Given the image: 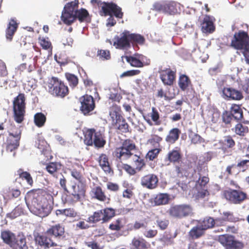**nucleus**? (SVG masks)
I'll return each instance as SVG.
<instances>
[{"instance_id":"nucleus-3","label":"nucleus","mask_w":249,"mask_h":249,"mask_svg":"<svg viewBox=\"0 0 249 249\" xmlns=\"http://www.w3.org/2000/svg\"><path fill=\"white\" fill-rule=\"evenodd\" d=\"M39 191H36L32 194L31 211L35 214L41 217H45L48 216L51 212V206L48 204H41L42 196L39 195Z\"/></svg>"},{"instance_id":"nucleus-54","label":"nucleus","mask_w":249,"mask_h":249,"mask_svg":"<svg viewBox=\"0 0 249 249\" xmlns=\"http://www.w3.org/2000/svg\"><path fill=\"white\" fill-rule=\"evenodd\" d=\"M162 138L160 136L153 134L151 135V137L148 140V143H150L153 146L156 147H160V142L162 141Z\"/></svg>"},{"instance_id":"nucleus-21","label":"nucleus","mask_w":249,"mask_h":249,"mask_svg":"<svg viewBox=\"0 0 249 249\" xmlns=\"http://www.w3.org/2000/svg\"><path fill=\"white\" fill-rule=\"evenodd\" d=\"M137 57L132 56H125L126 61L134 67L142 68L150 64V60L142 54L137 55Z\"/></svg>"},{"instance_id":"nucleus-52","label":"nucleus","mask_w":249,"mask_h":249,"mask_svg":"<svg viewBox=\"0 0 249 249\" xmlns=\"http://www.w3.org/2000/svg\"><path fill=\"white\" fill-rule=\"evenodd\" d=\"M97 56L101 60H108L111 59V53L108 50L100 49L97 51Z\"/></svg>"},{"instance_id":"nucleus-31","label":"nucleus","mask_w":249,"mask_h":249,"mask_svg":"<svg viewBox=\"0 0 249 249\" xmlns=\"http://www.w3.org/2000/svg\"><path fill=\"white\" fill-rule=\"evenodd\" d=\"M132 249H148L150 244L142 237H134L131 242Z\"/></svg>"},{"instance_id":"nucleus-38","label":"nucleus","mask_w":249,"mask_h":249,"mask_svg":"<svg viewBox=\"0 0 249 249\" xmlns=\"http://www.w3.org/2000/svg\"><path fill=\"white\" fill-rule=\"evenodd\" d=\"M17 175L20 179L22 180H26L27 184L32 187L34 184L33 178L30 174L26 171H24L22 169H19L17 170Z\"/></svg>"},{"instance_id":"nucleus-14","label":"nucleus","mask_w":249,"mask_h":249,"mask_svg":"<svg viewBox=\"0 0 249 249\" xmlns=\"http://www.w3.org/2000/svg\"><path fill=\"white\" fill-rule=\"evenodd\" d=\"M218 241L226 249H240L243 247V244L236 241L232 235L226 234L219 235Z\"/></svg>"},{"instance_id":"nucleus-10","label":"nucleus","mask_w":249,"mask_h":249,"mask_svg":"<svg viewBox=\"0 0 249 249\" xmlns=\"http://www.w3.org/2000/svg\"><path fill=\"white\" fill-rule=\"evenodd\" d=\"M193 209L189 204H179L171 206L168 213L173 218L181 219L187 217L192 213Z\"/></svg>"},{"instance_id":"nucleus-35","label":"nucleus","mask_w":249,"mask_h":249,"mask_svg":"<svg viewBox=\"0 0 249 249\" xmlns=\"http://www.w3.org/2000/svg\"><path fill=\"white\" fill-rule=\"evenodd\" d=\"M205 231L198 224L193 227L188 232V236L192 240L197 239L204 235Z\"/></svg>"},{"instance_id":"nucleus-22","label":"nucleus","mask_w":249,"mask_h":249,"mask_svg":"<svg viewBox=\"0 0 249 249\" xmlns=\"http://www.w3.org/2000/svg\"><path fill=\"white\" fill-rule=\"evenodd\" d=\"M79 183L80 184L77 185V188L76 185H73L72 186L73 191L71 195V196H72V199L71 200L72 203L79 201L82 197L85 196L87 189L86 182Z\"/></svg>"},{"instance_id":"nucleus-64","label":"nucleus","mask_w":249,"mask_h":249,"mask_svg":"<svg viewBox=\"0 0 249 249\" xmlns=\"http://www.w3.org/2000/svg\"><path fill=\"white\" fill-rule=\"evenodd\" d=\"M189 137L191 139L192 142L194 144L200 143L204 141L203 138L197 134H192Z\"/></svg>"},{"instance_id":"nucleus-57","label":"nucleus","mask_w":249,"mask_h":249,"mask_svg":"<svg viewBox=\"0 0 249 249\" xmlns=\"http://www.w3.org/2000/svg\"><path fill=\"white\" fill-rule=\"evenodd\" d=\"M39 39L40 44L43 49L45 50L52 49V43L48 37L46 38L44 37L39 38Z\"/></svg>"},{"instance_id":"nucleus-1","label":"nucleus","mask_w":249,"mask_h":249,"mask_svg":"<svg viewBox=\"0 0 249 249\" xmlns=\"http://www.w3.org/2000/svg\"><path fill=\"white\" fill-rule=\"evenodd\" d=\"M136 145L130 139L124 140L120 146L116 147L112 155L116 161L123 163L131 159V163L138 171H141L146 165L143 158L140 155L134 154L133 151L136 149Z\"/></svg>"},{"instance_id":"nucleus-5","label":"nucleus","mask_w":249,"mask_h":249,"mask_svg":"<svg viewBox=\"0 0 249 249\" xmlns=\"http://www.w3.org/2000/svg\"><path fill=\"white\" fill-rule=\"evenodd\" d=\"M8 133L5 143V149L7 152H12L19 146L22 131L20 127L11 124L8 129Z\"/></svg>"},{"instance_id":"nucleus-12","label":"nucleus","mask_w":249,"mask_h":249,"mask_svg":"<svg viewBox=\"0 0 249 249\" xmlns=\"http://www.w3.org/2000/svg\"><path fill=\"white\" fill-rule=\"evenodd\" d=\"M209 180L210 179L208 176H199L194 187V190L196 192V197L203 198L209 195L207 186Z\"/></svg>"},{"instance_id":"nucleus-62","label":"nucleus","mask_w":249,"mask_h":249,"mask_svg":"<svg viewBox=\"0 0 249 249\" xmlns=\"http://www.w3.org/2000/svg\"><path fill=\"white\" fill-rule=\"evenodd\" d=\"M158 227L161 230L167 229L169 225V221L166 219H158L156 221Z\"/></svg>"},{"instance_id":"nucleus-43","label":"nucleus","mask_w":249,"mask_h":249,"mask_svg":"<svg viewBox=\"0 0 249 249\" xmlns=\"http://www.w3.org/2000/svg\"><path fill=\"white\" fill-rule=\"evenodd\" d=\"M101 210L104 223L109 222L116 215L115 210L112 208L107 207Z\"/></svg>"},{"instance_id":"nucleus-42","label":"nucleus","mask_w":249,"mask_h":249,"mask_svg":"<svg viewBox=\"0 0 249 249\" xmlns=\"http://www.w3.org/2000/svg\"><path fill=\"white\" fill-rule=\"evenodd\" d=\"M178 86L182 91L186 90L191 86V81L189 77L185 74L180 75L178 82Z\"/></svg>"},{"instance_id":"nucleus-51","label":"nucleus","mask_w":249,"mask_h":249,"mask_svg":"<svg viewBox=\"0 0 249 249\" xmlns=\"http://www.w3.org/2000/svg\"><path fill=\"white\" fill-rule=\"evenodd\" d=\"M71 174L79 182H86V179L81 173V170L73 168L71 170Z\"/></svg>"},{"instance_id":"nucleus-15","label":"nucleus","mask_w":249,"mask_h":249,"mask_svg":"<svg viewBox=\"0 0 249 249\" xmlns=\"http://www.w3.org/2000/svg\"><path fill=\"white\" fill-rule=\"evenodd\" d=\"M80 100L81 103L80 111L85 115H89L95 107V101L93 97L86 94L81 97Z\"/></svg>"},{"instance_id":"nucleus-59","label":"nucleus","mask_w":249,"mask_h":249,"mask_svg":"<svg viewBox=\"0 0 249 249\" xmlns=\"http://www.w3.org/2000/svg\"><path fill=\"white\" fill-rule=\"evenodd\" d=\"M235 145V142L231 136H227L225 137L223 145L227 146L229 148H232Z\"/></svg>"},{"instance_id":"nucleus-63","label":"nucleus","mask_w":249,"mask_h":249,"mask_svg":"<svg viewBox=\"0 0 249 249\" xmlns=\"http://www.w3.org/2000/svg\"><path fill=\"white\" fill-rule=\"evenodd\" d=\"M239 88L249 96V78L246 79L244 81L241 82Z\"/></svg>"},{"instance_id":"nucleus-19","label":"nucleus","mask_w":249,"mask_h":249,"mask_svg":"<svg viewBox=\"0 0 249 249\" xmlns=\"http://www.w3.org/2000/svg\"><path fill=\"white\" fill-rule=\"evenodd\" d=\"M160 78L165 85L172 86L175 81L176 76V71H173L170 68H161L159 69Z\"/></svg>"},{"instance_id":"nucleus-8","label":"nucleus","mask_w":249,"mask_h":249,"mask_svg":"<svg viewBox=\"0 0 249 249\" xmlns=\"http://www.w3.org/2000/svg\"><path fill=\"white\" fill-rule=\"evenodd\" d=\"M180 4L174 0L158 1L153 4V10L168 15H175L180 11Z\"/></svg>"},{"instance_id":"nucleus-60","label":"nucleus","mask_w":249,"mask_h":249,"mask_svg":"<svg viewBox=\"0 0 249 249\" xmlns=\"http://www.w3.org/2000/svg\"><path fill=\"white\" fill-rule=\"evenodd\" d=\"M36 144L37 148L42 150H44L45 149L48 148V144L47 142L40 138H38L36 142Z\"/></svg>"},{"instance_id":"nucleus-28","label":"nucleus","mask_w":249,"mask_h":249,"mask_svg":"<svg viewBox=\"0 0 249 249\" xmlns=\"http://www.w3.org/2000/svg\"><path fill=\"white\" fill-rule=\"evenodd\" d=\"M98 161L100 166L106 174L113 173L107 156L105 154H101L98 158Z\"/></svg>"},{"instance_id":"nucleus-18","label":"nucleus","mask_w":249,"mask_h":249,"mask_svg":"<svg viewBox=\"0 0 249 249\" xmlns=\"http://www.w3.org/2000/svg\"><path fill=\"white\" fill-rule=\"evenodd\" d=\"M45 233L46 235L56 239H61L65 237V227L60 223L50 226Z\"/></svg>"},{"instance_id":"nucleus-17","label":"nucleus","mask_w":249,"mask_h":249,"mask_svg":"<svg viewBox=\"0 0 249 249\" xmlns=\"http://www.w3.org/2000/svg\"><path fill=\"white\" fill-rule=\"evenodd\" d=\"M128 31L124 30L120 36H116L114 37L113 46L116 49L120 50H127L131 47L129 42Z\"/></svg>"},{"instance_id":"nucleus-58","label":"nucleus","mask_w":249,"mask_h":249,"mask_svg":"<svg viewBox=\"0 0 249 249\" xmlns=\"http://www.w3.org/2000/svg\"><path fill=\"white\" fill-rule=\"evenodd\" d=\"M157 96L159 98H164L165 100L170 101L173 99L175 95H170L167 92H165L162 89L158 90Z\"/></svg>"},{"instance_id":"nucleus-36","label":"nucleus","mask_w":249,"mask_h":249,"mask_svg":"<svg viewBox=\"0 0 249 249\" xmlns=\"http://www.w3.org/2000/svg\"><path fill=\"white\" fill-rule=\"evenodd\" d=\"M122 110L121 107L113 104L109 107V114L111 117L112 121L116 120L119 118H122L123 116L121 115Z\"/></svg>"},{"instance_id":"nucleus-56","label":"nucleus","mask_w":249,"mask_h":249,"mask_svg":"<svg viewBox=\"0 0 249 249\" xmlns=\"http://www.w3.org/2000/svg\"><path fill=\"white\" fill-rule=\"evenodd\" d=\"M108 99L112 102L120 103L122 99V96L115 89L111 90L108 94Z\"/></svg>"},{"instance_id":"nucleus-33","label":"nucleus","mask_w":249,"mask_h":249,"mask_svg":"<svg viewBox=\"0 0 249 249\" xmlns=\"http://www.w3.org/2000/svg\"><path fill=\"white\" fill-rule=\"evenodd\" d=\"M201 30L203 33H212L215 30L213 21L210 16H206L201 24Z\"/></svg>"},{"instance_id":"nucleus-16","label":"nucleus","mask_w":249,"mask_h":249,"mask_svg":"<svg viewBox=\"0 0 249 249\" xmlns=\"http://www.w3.org/2000/svg\"><path fill=\"white\" fill-rule=\"evenodd\" d=\"M34 240L36 245L44 249L57 246V244L53 241L51 237L46 235L45 233L44 234L36 233L34 235Z\"/></svg>"},{"instance_id":"nucleus-2","label":"nucleus","mask_w":249,"mask_h":249,"mask_svg":"<svg viewBox=\"0 0 249 249\" xmlns=\"http://www.w3.org/2000/svg\"><path fill=\"white\" fill-rule=\"evenodd\" d=\"M79 0L67 3L62 12L61 19L67 25H71L77 19L80 22L90 21L89 12L85 8L78 9Z\"/></svg>"},{"instance_id":"nucleus-55","label":"nucleus","mask_w":249,"mask_h":249,"mask_svg":"<svg viewBox=\"0 0 249 249\" xmlns=\"http://www.w3.org/2000/svg\"><path fill=\"white\" fill-rule=\"evenodd\" d=\"M161 151L160 148H156L149 150L146 154L145 158L149 160H153L157 158L158 155Z\"/></svg>"},{"instance_id":"nucleus-61","label":"nucleus","mask_w":249,"mask_h":249,"mask_svg":"<svg viewBox=\"0 0 249 249\" xmlns=\"http://www.w3.org/2000/svg\"><path fill=\"white\" fill-rule=\"evenodd\" d=\"M147 228V222L145 220L135 222L133 228L135 230H138L141 228L146 229Z\"/></svg>"},{"instance_id":"nucleus-32","label":"nucleus","mask_w":249,"mask_h":249,"mask_svg":"<svg viewBox=\"0 0 249 249\" xmlns=\"http://www.w3.org/2000/svg\"><path fill=\"white\" fill-rule=\"evenodd\" d=\"M232 130L236 135L242 137L246 136L249 132L248 124L245 122L237 123Z\"/></svg>"},{"instance_id":"nucleus-26","label":"nucleus","mask_w":249,"mask_h":249,"mask_svg":"<svg viewBox=\"0 0 249 249\" xmlns=\"http://www.w3.org/2000/svg\"><path fill=\"white\" fill-rule=\"evenodd\" d=\"M144 120L149 125H152V121L154 122L155 125H160L161 124L160 113L155 107H152V111L147 116H143Z\"/></svg>"},{"instance_id":"nucleus-44","label":"nucleus","mask_w":249,"mask_h":249,"mask_svg":"<svg viewBox=\"0 0 249 249\" xmlns=\"http://www.w3.org/2000/svg\"><path fill=\"white\" fill-rule=\"evenodd\" d=\"M57 216L63 215L66 217H75L77 215V213L73 208H69L64 209H58L55 211Z\"/></svg>"},{"instance_id":"nucleus-37","label":"nucleus","mask_w":249,"mask_h":249,"mask_svg":"<svg viewBox=\"0 0 249 249\" xmlns=\"http://www.w3.org/2000/svg\"><path fill=\"white\" fill-rule=\"evenodd\" d=\"M1 238L4 243L8 245L10 247L13 245V242L15 241L16 235L14 233L9 231H3L1 232Z\"/></svg>"},{"instance_id":"nucleus-41","label":"nucleus","mask_w":249,"mask_h":249,"mask_svg":"<svg viewBox=\"0 0 249 249\" xmlns=\"http://www.w3.org/2000/svg\"><path fill=\"white\" fill-rule=\"evenodd\" d=\"M169 200V196L165 193L159 194L153 199V202L155 205L157 206L167 204Z\"/></svg>"},{"instance_id":"nucleus-7","label":"nucleus","mask_w":249,"mask_h":249,"mask_svg":"<svg viewBox=\"0 0 249 249\" xmlns=\"http://www.w3.org/2000/svg\"><path fill=\"white\" fill-rule=\"evenodd\" d=\"M84 142L88 146H94L102 148L106 144V141L104 135L100 131H96L94 128L88 129L84 132Z\"/></svg>"},{"instance_id":"nucleus-9","label":"nucleus","mask_w":249,"mask_h":249,"mask_svg":"<svg viewBox=\"0 0 249 249\" xmlns=\"http://www.w3.org/2000/svg\"><path fill=\"white\" fill-rule=\"evenodd\" d=\"M99 12L101 16L114 15L115 18L119 19H122L124 17L122 8L113 2L103 1Z\"/></svg>"},{"instance_id":"nucleus-27","label":"nucleus","mask_w":249,"mask_h":249,"mask_svg":"<svg viewBox=\"0 0 249 249\" xmlns=\"http://www.w3.org/2000/svg\"><path fill=\"white\" fill-rule=\"evenodd\" d=\"M45 170L54 178H58V174L61 169L62 164L59 162H50L46 163Z\"/></svg>"},{"instance_id":"nucleus-6","label":"nucleus","mask_w":249,"mask_h":249,"mask_svg":"<svg viewBox=\"0 0 249 249\" xmlns=\"http://www.w3.org/2000/svg\"><path fill=\"white\" fill-rule=\"evenodd\" d=\"M24 93H19L13 102V116L15 121L18 123H22L25 115L26 103Z\"/></svg>"},{"instance_id":"nucleus-11","label":"nucleus","mask_w":249,"mask_h":249,"mask_svg":"<svg viewBox=\"0 0 249 249\" xmlns=\"http://www.w3.org/2000/svg\"><path fill=\"white\" fill-rule=\"evenodd\" d=\"M230 46L237 50L249 47V36L248 33L242 30L235 33Z\"/></svg>"},{"instance_id":"nucleus-13","label":"nucleus","mask_w":249,"mask_h":249,"mask_svg":"<svg viewBox=\"0 0 249 249\" xmlns=\"http://www.w3.org/2000/svg\"><path fill=\"white\" fill-rule=\"evenodd\" d=\"M225 198L230 203L239 204L243 202L247 197V194L239 190L229 189L224 191Z\"/></svg>"},{"instance_id":"nucleus-39","label":"nucleus","mask_w":249,"mask_h":249,"mask_svg":"<svg viewBox=\"0 0 249 249\" xmlns=\"http://www.w3.org/2000/svg\"><path fill=\"white\" fill-rule=\"evenodd\" d=\"M102 211L103 210H99L94 212L92 215L89 216L87 222L89 224H95L102 221V223H104Z\"/></svg>"},{"instance_id":"nucleus-50","label":"nucleus","mask_w":249,"mask_h":249,"mask_svg":"<svg viewBox=\"0 0 249 249\" xmlns=\"http://www.w3.org/2000/svg\"><path fill=\"white\" fill-rule=\"evenodd\" d=\"M35 63L34 61L33 63L29 62L22 63L18 67V70L20 72H23L27 69L28 72H31L36 69Z\"/></svg>"},{"instance_id":"nucleus-29","label":"nucleus","mask_w":249,"mask_h":249,"mask_svg":"<svg viewBox=\"0 0 249 249\" xmlns=\"http://www.w3.org/2000/svg\"><path fill=\"white\" fill-rule=\"evenodd\" d=\"M112 125L121 133H126L130 132L129 126L123 117L121 119L119 118L112 121Z\"/></svg>"},{"instance_id":"nucleus-49","label":"nucleus","mask_w":249,"mask_h":249,"mask_svg":"<svg viewBox=\"0 0 249 249\" xmlns=\"http://www.w3.org/2000/svg\"><path fill=\"white\" fill-rule=\"evenodd\" d=\"M46 121L45 115L42 112L36 113L34 115V123L38 127L43 126Z\"/></svg>"},{"instance_id":"nucleus-23","label":"nucleus","mask_w":249,"mask_h":249,"mask_svg":"<svg viewBox=\"0 0 249 249\" xmlns=\"http://www.w3.org/2000/svg\"><path fill=\"white\" fill-rule=\"evenodd\" d=\"M222 93L223 97L227 100L239 101L244 97L241 91L232 88H224Z\"/></svg>"},{"instance_id":"nucleus-34","label":"nucleus","mask_w":249,"mask_h":249,"mask_svg":"<svg viewBox=\"0 0 249 249\" xmlns=\"http://www.w3.org/2000/svg\"><path fill=\"white\" fill-rule=\"evenodd\" d=\"M180 133V130L178 128L171 129L165 138L166 142L171 144L175 143L179 139Z\"/></svg>"},{"instance_id":"nucleus-20","label":"nucleus","mask_w":249,"mask_h":249,"mask_svg":"<svg viewBox=\"0 0 249 249\" xmlns=\"http://www.w3.org/2000/svg\"><path fill=\"white\" fill-rule=\"evenodd\" d=\"M141 185L144 188L154 190L157 188L159 183L158 176L154 174H148L141 178Z\"/></svg>"},{"instance_id":"nucleus-45","label":"nucleus","mask_w":249,"mask_h":249,"mask_svg":"<svg viewBox=\"0 0 249 249\" xmlns=\"http://www.w3.org/2000/svg\"><path fill=\"white\" fill-rule=\"evenodd\" d=\"M13 242L14 245L11 247L13 249H28L25 237H21L17 238L16 236Z\"/></svg>"},{"instance_id":"nucleus-25","label":"nucleus","mask_w":249,"mask_h":249,"mask_svg":"<svg viewBox=\"0 0 249 249\" xmlns=\"http://www.w3.org/2000/svg\"><path fill=\"white\" fill-rule=\"evenodd\" d=\"M182 159V154L180 148L176 147L167 153L165 160L173 164L179 163Z\"/></svg>"},{"instance_id":"nucleus-48","label":"nucleus","mask_w":249,"mask_h":249,"mask_svg":"<svg viewBox=\"0 0 249 249\" xmlns=\"http://www.w3.org/2000/svg\"><path fill=\"white\" fill-rule=\"evenodd\" d=\"M230 112L235 119L239 120L243 117V111L239 105L232 104Z\"/></svg>"},{"instance_id":"nucleus-4","label":"nucleus","mask_w":249,"mask_h":249,"mask_svg":"<svg viewBox=\"0 0 249 249\" xmlns=\"http://www.w3.org/2000/svg\"><path fill=\"white\" fill-rule=\"evenodd\" d=\"M47 85L48 92L53 96L63 98L69 93L67 85L56 77H52Z\"/></svg>"},{"instance_id":"nucleus-47","label":"nucleus","mask_w":249,"mask_h":249,"mask_svg":"<svg viewBox=\"0 0 249 249\" xmlns=\"http://www.w3.org/2000/svg\"><path fill=\"white\" fill-rule=\"evenodd\" d=\"M124 219L123 218H117L109 224L108 229L111 231H120L124 226Z\"/></svg>"},{"instance_id":"nucleus-53","label":"nucleus","mask_w":249,"mask_h":249,"mask_svg":"<svg viewBox=\"0 0 249 249\" xmlns=\"http://www.w3.org/2000/svg\"><path fill=\"white\" fill-rule=\"evenodd\" d=\"M65 76L70 87L74 88L77 86L78 84V79L76 75L70 73H66Z\"/></svg>"},{"instance_id":"nucleus-40","label":"nucleus","mask_w":249,"mask_h":249,"mask_svg":"<svg viewBox=\"0 0 249 249\" xmlns=\"http://www.w3.org/2000/svg\"><path fill=\"white\" fill-rule=\"evenodd\" d=\"M215 224L214 219L211 217H206L198 222V225L205 231L208 229L213 228Z\"/></svg>"},{"instance_id":"nucleus-24","label":"nucleus","mask_w":249,"mask_h":249,"mask_svg":"<svg viewBox=\"0 0 249 249\" xmlns=\"http://www.w3.org/2000/svg\"><path fill=\"white\" fill-rule=\"evenodd\" d=\"M89 195L91 199L97 200L100 202L107 201L108 202L110 201V198L106 196L105 192L100 186L92 188L89 192Z\"/></svg>"},{"instance_id":"nucleus-30","label":"nucleus","mask_w":249,"mask_h":249,"mask_svg":"<svg viewBox=\"0 0 249 249\" xmlns=\"http://www.w3.org/2000/svg\"><path fill=\"white\" fill-rule=\"evenodd\" d=\"M18 23L14 18H11L7 25L6 29V37L9 40H11L13 36L17 30Z\"/></svg>"},{"instance_id":"nucleus-46","label":"nucleus","mask_w":249,"mask_h":249,"mask_svg":"<svg viewBox=\"0 0 249 249\" xmlns=\"http://www.w3.org/2000/svg\"><path fill=\"white\" fill-rule=\"evenodd\" d=\"M128 37L130 44H138L140 45H142L144 43L145 41V39L144 37L141 35L134 33H130L129 31H128Z\"/></svg>"}]
</instances>
